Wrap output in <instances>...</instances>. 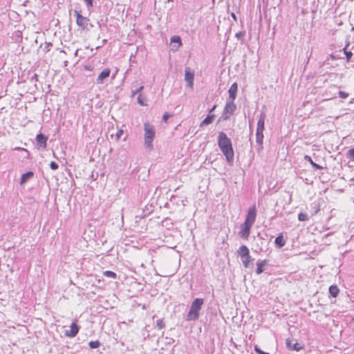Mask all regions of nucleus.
<instances>
[{
    "label": "nucleus",
    "mask_w": 354,
    "mask_h": 354,
    "mask_svg": "<svg viewBox=\"0 0 354 354\" xmlns=\"http://www.w3.org/2000/svg\"><path fill=\"white\" fill-rule=\"evenodd\" d=\"M218 145L228 162L234 160V150L232 142L224 132H220L218 136Z\"/></svg>",
    "instance_id": "obj_1"
},
{
    "label": "nucleus",
    "mask_w": 354,
    "mask_h": 354,
    "mask_svg": "<svg viewBox=\"0 0 354 354\" xmlns=\"http://www.w3.org/2000/svg\"><path fill=\"white\" fill-rule=\"evenodd\" d=\"M155 137V129L153 126L150 125L148 123L145 124V147L149 149L152 150L153 149V140Z\"/></svg>",
    "instance_id": "obj_2"
},
{
    "label": "nucleus",
    "mask_w": 354,
    "mask_h": 354,
    "mask_svg": "<svg viewBox=\"0 0 354 354\" xmlns=\"http://www.w3.org/2000/svg\"><path fill=\"white\" fill-rule=\"evenodd\" d=\"M238 253L241 257V261L245 268H248L251 261V256L250 254V250L246 245H241L238 250Z\"/></svg>",
    "instance_id": "obj_3"
},
{
    "label": "nucleus",
    "mask_w": 354,
    "mask_h": 354,
    "mask_svg": "<svg viewBox=\"0 0 354 354\" xmlns=\"http://www.w3.org/2000/svg\"><path fill=\"white\" fill-rule=\"evenodd\" d=\"M75 15L76 17V24L82 30L88 29L90 19L88 17L82 16L79 12L75 11Z\"/></svg>",
    "instance_id": "obj_4"
},
{
    "label": "nucleus",
    "mask_w": 354,
    "mask_h": 354,
    "mask_svg": "<svg viewBox=\"0 0 354 354\" xmlns=\"http://www.w3.org/2000/svg\"><path fill=\"white\" fill-rule=\"evenodd\" d=\"M265 119H266V115L264 114H261L260 118L257 122V140H259V141H261L263 138V133L264 131Z\"/></svg>",
    "instance_id": "obj_5"
},
{
    "label": "nucleus",
    "mask_w": 354,
    "mask_h": 354,
    "mask_svg": "<svg viewBox=\"0 0 354 354\" xmlns=\"http://www.w3.org/2000/svg\"><path fill=\"white\" fill-rule=\"evenodd\" d=\"M257 217V209L255 205L250 207L247 212L245 221L246 223H249L252 225L254 223Z\"/></svg>",
    "instance_id": "obj_6"
},
{
    "label": "nucleus",
    "mask_w": 354,
    "mask_h": 354,
    "mask_svg": "<svg viewBox=\"0 0 354 354\" xmlns=\"http://www.w3.org/2000/svg\"><path fill=\"white\" fill-rule=\"evenodd\" d=\"M252 226V225L246 223L245 222L242 223L241 225V231L239 232L240 237L247 240L250 236Z\"/></svg>",
    "instance_id": "obj_7"
},
{
    "label": "nucleus",
    "mask_w": 354,
    "mask_h": 354,
    "mask_svg": "<svg viewBox=\"0 0 354 354\" xmlns=\"http://www.w3.org/2000/svg\"><path fill=\"white\" fill-rule=\"evenodd\" d=\"M80 327L75 322H73L71 324L69 329L65 330L64 335L68 337H74L78 333Z\"/></svg>",
    "instance_id": "obj_8"
},
{
    "label": "nucleus",
    "mask_w": 354,
    "mask_h": 354,
    "mask_svg": "<svg viewBox=\"0 0 354 354\" xmlns=\"http://www.w3.org/2000/svg\"><path fill=\"white\" fill-rule=\"evenodd\" d=\"M185 80L188 83L189 86L193 88L194 73L190 68H186L185 71Z\"/></svg>",
    "instance_id": "obj_9"
},
{
    "label": "nucleus",
    "mask_w": 354,
    "mask_h": 354,
    "mask_svg": "<svg viewBox=\"0 0 354 354\" xmlns=\"http://www.w3.org/2000/svg\"><path fill=\"white\" fill-rule=\"evenodd\" d=\"M236 109V106L234 103V101L231 100V102H227L224 108V115H225V118H227L230 115H232Z\"/></svg>",
    "instance_id": "obj_10"
},
{
    "label": "nucleus",
    "mask_w": 354,
    "mask_h": 354,
    "mask_svg": "<svg viewBox=\"0 0 354 354\" xmlns=\"http://www.w3.org/2000/svg\"><path fill=\"white\" fill-rule=\"evenodd\" d=\"M216 105H214L213 108L209 111L207 116L201 122L200 127L207 126L213 122L215 118V115L212 113L216 109Z\"/></svg>",
    "instance_id": "obj_11"
},
{
    "label": "nucleus",
    "mask_w": 354,
    "mask_h": 354,
    "mask_svg": "<svg viewBox=\"0 0 354 354\" xmlns=\"http://www.w3.org/2000/svg\"><path fill=\"white\" fill-rule=\"evenodd\" d=\"M286 346L288 349L299 351L304 348L302 344L298 342L293 343V340L288 339H286Z\"/></svg>",
    "instance_id": "obj_12"
},
{
    "label": "nucleus",
    "mask_w": 354,
    "mask_h": 354,
    "mask_svg": "<svg viewBox=\"0 0 354 354\" xmlns=\"http://www.w3.org/2000/svg\"><path fill=\"white\" fill-rule=\"evenodd\" d=\"M111 70L109 68H104L97 76V83L102 84L104 80L110 75Z\"/></svg>",
    "instance_id": "obj_13"
},
{
    "label": "nucleus",
    "mask_w": 354,
    "mask_h": 354,
    "mask_svg": "<svg viewBox=\"0 0 354 354\" xmlns=\"http://www.w3.org/2000/svg\"><path fill=\"white\" fill-rule=\"evenodd\" d=\"M237 91H238V85L235 82L231 85V86L228 91L229 97L232 101H234L236 99Z\"/></svg>",
    "instance_id": "obj_14"
},
{
    "label": "nucleus",
    "mask_w": 354,
    "mask_h": 354,
    "mask_svg": "<svg viewBox=\"0 0 354 354\" xmlns=\"http://www.w3.org/2000/svg\"><path fill=\"white\" fill-rule=\"evenodd\" d=\"M48 138L46 137L44 134L39 133L36 137V141L37 145H39L40 147L45 149L46 148V142H47Z\"/></svg>",
    "instance_id": "obj_15"
},
{
    "label": "nucleus",
    "mask_w": 354,
    "mask_h": 354,
    "mask_svg": "<svg viewBox=\"0 0 354 354\" xmlns=\"http://www.w3.org/2000/svg\"><path fill=\"white\" fill-rule=\"evenodd\" d=\"M274 243L276 245L280 248L285 245L286 241L283 239V233H280L278 236L275 239Z\"/></svg>",
    "instance_id": "obj_16"
},
{
    "label": "nucleus",
    "mask_w": 354,
    "mask_h": 354,
    "mask_svg": "<svg viewBox=\"0 0 354 354\" xmlns=\"http://www.w3.org/2000/svg\"><path fill=\"white\" fill-rule=\"evenodd\" d=\"M203 301H204L203 299H196L192 304L191 310H200L202 305L203 304Z\"/></svg>",
    "instance_id": "obj_17"
},
{
    "label": "nucleus",
    "mask_w": 354,
    "mask_h": 354,
    "mask_svg": "<svg viewBox=\"0 0 354 354\" xmlns=\"http://www.w3.org/2000/svg\"><path fill=\"white\" fill-rule=\"evenodd\" d=\"M34 176V174L32 171H28L26 174H24L20 179V184L23 185L28 180L31 179Z\"/></svg>",
    "instance_id": "obj_18"
},
{
    "label": "nucleus",
    "mask_w": 354,
    "mask_h": 354,
    "mask_svg": "<svg viewBox=\"0 0 354 354\" xmlns=\"http://www.w3.org/2000/svg\"><path fill=\"white\" fill-rule=\"evenodd\" d=\"M268 264V261L267 260H263L259 263H257V270H256V273L257 274H259L261 273H262L264 270V267Z\"/></svg>",
    "instance_id": "obj_19"
},
{
    "label": "nucleus",
    "mask_w": 354,
    "mask_h": 354,
    "mask_svg": "<svg viewBox=\"0 0 354 354\" xmlns=\"http://www.w3.org/2000/svg\"><path fill=\"white\" fill-rule=\"evenodd\" d=\"M198 311H189V313L186 315V320H195L198 318Z\"/></svg>",
    "instance_id": "obj_20"
},
{
    "label": "nucleus",
    "mask_w": 354,
    "mask_h": 354,
    "mask_svg": "<svg viewBox=\"0 0 354 354\" xmlns=\"http://www.w3.org/2000/svg\"><path fill=\"white\" fill-rule=\"evenodd\" d=\"M329 292L333 297H336L339 292V290L337 286H330L329 287Z\"/></svg>",
    "instance_id": "obj_21"
},
{
    "label": "nucleus",
    "mask_w": 354,
    "mask_h": 354,
    "mask_svg": "<svg viewBox=\"0 0 354 354\" xmlns=\"http://www.w3.org/2000/svg\"><path fill=\"white\" fill-rule=\"evenodd\" d=\"M171 43L178 44V46L176 47L175 50L178 49L182 46L181 39L179 36H173L171 38Z\"/></svg>",
    "instance_id": "obj_22"
},
{
    "label": "nucleus",
    "mask_w": 354,
    "mask_h": 354,
    "mask_svg": "<svg viewBox=\"0 0 354 354\" xmlns=\"http://www.w3.org/2000/svg\"><path fill=\"white\" fill-rule=\"evenodd\" d=\"M103 274L109 278L115 279L117 277V274L115 272L111 271V270H106L103 272Z\"/></svg>",
    "instance_id": "obj_23"
},
{
    "label": "nucleus",
    "mask_w": 354,
    "mask_h": 354,
    "mask_svg": "<svg viewBox=\"0 0 354 354\" xmlns=\"http://www.w3.org/2000/svg\"><path fill=\"white\" fill-rule=\"evenodd\" d=\"M298 219L300 221H308L309 219V217H308V214L306 213L300 212L298 214Z\"/></svg>",
    "instance_id": "obj_24"
},
{
    "label": "nucleus",
    "mask_w": 354,
    "mask_h": 354,
    "mask_svg": "<svg viewBox=\"0 0 354 354\" xmlns=\"http://www.w3.org/2000/svg\"><path fill=\"white\" fill-rule=\"evenodd\" d=\"M90 348H97L100 346V342L98 340L96 341H91L88 343Z\"/></svg>",
    "instance_id": "obj_25"
},
{
    "label": "nucleus",
    "mask_w": 354,
    "mask_h": 354,
    "mask_svg": "<svg viewBox=\"0 0 354 354\" xmlns=\"http://www.w3.org/2000/svg\"><path fill=\"white\" fill-rule=\"evenodd\" d=\"M124 131L122 129H120L117 131V133L115 135V141H118L121 136L123 135Z\"/></svg>",
    "instance_id": "obj_26"
},
{
    "label": "nucleus",
    "mask_w": 354,
    "mask_h": 354,
    "mask_svg": "<svg viewBox=\"0 0 354 354\" xmlns=\"http://www.w3.org/2000/svg\"><path fill=\"white\" fill-rule=\"evenodd\" d=\"M339 97L342 99H346L348 97L349 94L345 91H339L338 93Z\"/></svg>",
    "instance_id": "obj_27"
},
{
    "label": "nucleus",
    "mask_w": 354,
    "mask_h": 354,
    "mask_svg": "<svg viewBox=\"0 0 354 354\" xmlns=\"http://www.w3.org/2000/svg\"><path fill=\"white\" fill-rule=\"evenodd\" d=\"M346 155L348 158L354 160V147L348 150Z\"/></svg>",
    "instance_id": "obj_28"
},
{
    "label": "nucleus",
    "mask_w": 354,
    "mask_h": 354,
    "mask_svg": "<svg viewBox=\"0 0 354 354\" xmlns=\"http://www.w3.org/2000/svg\"><path fill=\"white\" fill-rule=\"evenodd\" d=\"M156 326L159 328V329H162L165 327V324L162 321V319H158L156 321Z\"/></svg>",
    "instance_id": "obj_29"
},
{
    "label": "nucleus",
    "mask_w": 354,
    "mask_h": 354,
    "mask_svg": "<svg viewBox=\"0 0 354 354\" xmlns=\"http://www.w3.org/2000/svg\"><path fill=\"white\" fill-rule=\"evenodd\" d=\"M344 53H345L346 57V62H349L350 60H351V57L353 55V53L351 51H346V49H344Z\"/></svg>",
    "instance_id": "obj_30"
},
{
    "label": "nucleus",
    "mask_w": 354,
    "mask_h": 354,
    "mask_svg": "<svg viewBox=\"0 0 354 354\" xmlns=\"http://www.w3.org/2000/svg\"><path fill=\"white\" fill-rule=\"evenodd\" d=\"M138 102L141 106H146L147 105V104L144 102V100H143V98H142L141 95H139V96L138 97Z\"/></svg>",
    "instance_id": "obj_31"
},
{
    "label": "nucleus",
    "mask_w": 354,
    "mask_h": 354,
    "mask_svg": "<svg viewBox=\"0 0 354 354\" xmlns=\"http://www.w3.org/2000/svg\"><path fill=\"white\" fill-rule=\"evenodd\" d=\"M173 115L169 114L168 113H165V114L162 116V120L166 123L167 122V120L169 118L171 117Z\"/></svg>",
    "instance_id": "obj_32"
},
{
    "label": "nucleus",
    "mask_w": 354,
    "mask_h": 354,
    "mask_svg": "<svg viewBox=\"0 0 354 354\" xmlns=\"http://www.w3.org/2000/svg\"><path fill=\"white\" fill-rule=\"evenodd\" d=\"M254 351L258 353V354H270L268 353H266V352H264L263 351H261L259 346L257 345H256L254 346Z\"/></svg>",
    "instance_id": "obj_33"
},
{
    "label": "nucleus",
    "mask_w": 354,
    "mask_h": 354,
    "mask_svg": "<svg viewBox=\"0 0 354 354\" xmlns=\"http://www.w3.org/2000/svg\"><path fill=\"white\" fill-rule=\"evenodd\" d=\"M50 168H51L52 169H53V170H56V169H58V167H59L58 165H57L55 162H54V161H52V162H50Z\"/></svg>",
    "instance_id": "obj_34"
},
{
    "label": "nucleus",
    "mask_w": 354,
    "mask_h": 354,
    "mask_svg": "<svg viewBox=\"0 0 354 354\" xmlns=\"http://www.w3.org/2000/svg\"><path fill=\"white\" fill-rule=\"evenodd\" d=\"M304 159L308 160L310 163L311 165L315 162H313V160H312L310 156H309L308 155L304 156Z\"/></svg>",
    "instance_id": "obj_35"
},
{
    "label": "nucleus",
    "mask_w": 354,
    "mask_h": 354,
    "mask_svg": "<svg viewBox=\"0 0 354 354\" xmlns=\"http://www.w3.org/2000/svg\"><path fill=\"white\" fill-rule=\"evenodd\" d=\"M84 1L88 8L93 6V0H84Z\"/></svg>",
    "instance_id": "obj_36"
},
{
    "label": "nucleus",
    "mask_w": 354,
    "mask_h": 354,
    "mask_svg": "<svg viewBox=\"0 0 354 354\" xmlns=\"http://www.w3.org/2000/svg\"><path fill=\"white\" fill-rule=\"evenodd\" d=\"M312 166H313L314 168L317 169H323V167H322V166L319 165L318 164H317V163H315V162H314V163L312 165Z\"/></svg>",
    "instance_id": "obj_37"
},
{
    "label": "nucleus",
    "mask_w": 354,
    "mask_h": 354,
    "mask_svg": "<svg viewBox=\"0 0 354 354\" xmlns=\"http://www.w3.org/2000/svg\"><path fill=\"white\" fill-rule=\"evenodd\" d=\"M319 211V207H315L314 211H313V213L312 214V215L316 214Z\"/></svg>",
    "instance_id": "obj_38"
},
{
    "label": "nucleus",
    "mask_w": 354,
    "mask_h": 354,
    "mask_svg": "<svg viewBox=\"0 0 354 354\" xmlns=\"http://www.w3.org/2000/svg\"><path fill=\"white\" fill-rule=\"evenodd\" d=\"M15 149L16 150H21V151H24L25 152H26L27 153H28V151L26 149H24V148H21V147H16Z\"/></svg>",
    "instance_id": "obj_39"
},
{
    "label": "nucleus",
    "mask_w": 354,
    "mask_h": 354,
    "mask_svg": "<svg viewBox=\"0 0 354 354\" xmlns=\"http://www.w3.org/2000/svg\"><path fill=\"white\" fill-rule=\"evenodd\" d=\"M84 68H85L86 70H87V71H92V69H93V68H92V67H91V66H84Z\"/></svg>",
    "instance_id": "obj_40"
},
{
    "label": "nucleus",
    "mask_w": 354,
    "mask_h": 354,
    "mask_svg": "<svg viewBox=\"0 0 354 354\" xmlns=\"http://www.w3.org/2000/svg\"><path fill=\"white\" fill-rule=\"evenodd\" d=\"M231 15L234 20H236V17L234 13L232 12Z\"/></svg>",
    "instance_id": "obj_41"
},
{
    "label": "nucleus",
    "mask_w": 354,
    "mask_h": 354,
    "mask_svg": "<svg viewBox=\"0 0 354 354\" xmlns=\"http://www.w3.org/2000/svg\"><path fill=\"white\" fill-rule=\"evenodd\" d=\"M143 89V86H140L137 90L138 91V92L141 91Z\"/></svg>",
    "instance_id": "obj_42"
},
{
    "label": "nucleus",
    "mask_w": 354,
    "mask_h": 354,
    "mask_svg": "<svg viewBox=\"0 0 354 354\" xmlns=\"http://www.w3.org/2000/svg\"><path fill=\"white\" fill-rule=\"evenodd\" d=\"M138 92V90L133 91L132 92V95H133H133H135Z\"/></svg>",
    "instance_id": "obj_43"
}]
</instances>
